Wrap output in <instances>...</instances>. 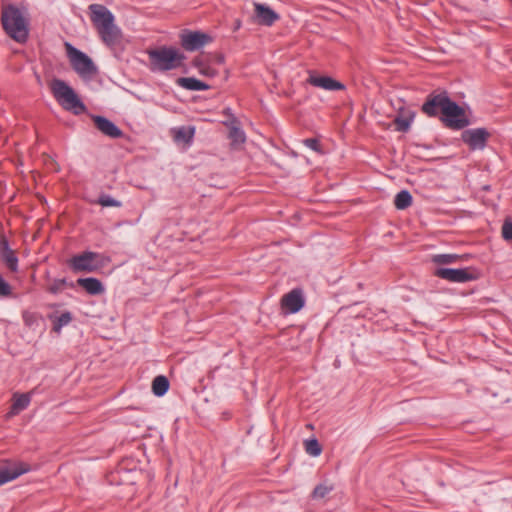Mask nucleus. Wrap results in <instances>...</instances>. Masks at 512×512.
Returning <instances> with one entry per match:
<instances>
[{
	"label": "nucleus",
	"mask_w": 512,
	"mask_h": 512,
	"mask_svg": "<svg viewBox=\"0 0 512 512\" xmlns=\"http://www.w3.org/2000/svg\"><path fill=\"white\" fill-rule=\"evenodd\" d=\"M422 110L429 116H435L438 111H441L442 119L449 127L460 129L467 125L463 109L451 101L445 93L431 95L424 103Z\"/></svg>",
	"instance_id": "obj_1"
},
{
	"label": "nucleus",
	"mask_w": 512,
	"mask_h": 512,
	"mask_svg": "<svg viewBox=\"0 0 512 512\" xmlns=\"http://www.w3.org/2000/svg\"><path fill=\"white\" fill-rule=\"evenodd\" d=\"M90 20L100 39L107 46H115L121 41L122 32L115 24L112 12L102 4H91L88 7Z\"/></svg>",
	"instance_id": "obj_2"
},
{
	"label": "nucleus",
	"mask_w": 512,
	"mask_h": 512,
	"mask_svg": "<svg viewBox=\"0 0 512 512\" xmlns=\"http://www.w3.org/2000/svg\"><path fill=\"white\" fill-rule=\"evenodd\" d=\"M1 22L4 31L18 43H24L29 34L28 19L24 13L14 5L2 8Z\"/></svg>",
	"instance_id": "obj_3"
},
{
	"label": "nucleus",
	"mask_w": 512,
	"mask_h": 512,
	"mask_svg": "<svg viewBox=\"0 0 512 512\" xmlns=\"http://www.w3.org/2000/svg\"><path fill=\"white\" fill-rule=\"evenodd\" d=\"M149 69L152 72H165L180 67L185 56L176 48L162 46L147 51Z\"/></svg>",
	"instance_id": "obj_4"
},
{
	"label": "nucleus",
	"mask_w": 512,
	"mask_h": 512,
	"mask_svg": "<svg viewBox=\"0 0 512 512\" xmlns=\"http://www.w3.org/2000/svg\"><path fill=\"white\" fill-rule=\"evenodd\" d=\"M49 87L54 98L63 109L70 111L75 115L82 114L86 111L84 103L73 88L65 81L61 79H53L50 82Z\"/></svg>",
	"instance_id": "obj_5"
},
{
	"label": "nucleus",
	"mask_w": 512,
	"mask_h": 512,
	"mask_svg": "<svg viewBox=\"0 0 512 512\" xmlns=\"http://www.w3.org/2000/svg\"><path fill=\"white\" fill-rule=\"evenodd\" d=\"M66 50L71 66L81 77H91L96 73L92 60L83 52L66 43Z\"/></svg>",
	"instance_id": "obj_6"
},
{
	"label": "nucleus",
	"mask_w": 512,
	"mask_h": 512,
	"mask_svg": "<svg viewBox=\"0 0 512 512\" xmlns=\"http://www.w3.org/2000/svg\"><path fill=\"white\" fill-rule=\"evenodd\" d=\"M99 257L100 255L95 252L86 251L72 257L69 263L75 272L91 273L100 268V264L98 262Z\"/></svg>",
	"instance_id": "obj_7"
},
{
	"label": "nucleus",
	"mask_w": 512,
	"mask_h": 512,
	"mask_svg": "<svg viewBox=\"0 0 512 512\" xmlns=\"http://www.w3.org/2000/svg\"><path fill=\"white\" fill-rule=\"evenodd\" d=\"M212 38L203 32L190 31L181 35V45L187 51H195L210 43Z\"/></svg>",
	"instance_id": "obj_8"
},
{
	"label": "nucleus",
	"mask_w": 512,
	"mask_h": 512,
	"mask_svg": "<svg viewBox=\"0 0 512 512\" xmlns=\"http://www.w3.org/2000/svg\"><path fill=\"white\" fill-rule=\"evenodd\" d=\"M435 275L450 282L464 283L473 279L468 269L439 268Z\"/></svg>",
	"instance_id": "obj_9"
},
{
	"label": "nucleus",
	"mask_w": 512,
	"mask_h": 512,
	"mask_svg": "<svg viewBox=\"0 0 512 512\" xmlns=\"http://www.w3.org/2000/svg\"><path fill=\"white\" fill-rule=\"evenodd\" d=\"M488 133L485 129H469L463 132L462 138L472 149H482L485 146Z\"/></svg>",
	"instance_id": "obj_10"
},
{
	"label": "nucleus",
	"mask_w": 512,
	"mask_h": 512,
	"mask_svg": "<svg viewBox=\"0 0 512 512\" xmlns=\"http://www.w3.org/2000/svg\"><path fill=\"white\" fill-rule=\"evenodd\" d=\"M254 8V19L258 24L271 26L279 18L277 13L265 4L254 3Z\"/></svg>",
	"instance_id": "obj_11"
},
{
	"label": "nucleus",
	"mask_w": 512,
	"mask_h": 512,
	"mask_svg": "<svg viewBox=\"0 0 512 512\" xmlns=\"http://www.w3.org/2000/svg\"><path fill=\"white\" fill-rule=\"evenodd\" d=\"M282 307L288 313L298 312L304 305V298L299 290H292L282 298Z\"/></svg>",
	"instance_id": "obj_12"
},
{
	"label": "nucleus",
	"mask_w": 512,
	"mask_h": 512,
	"mask_svg": "<svg viewBox=\"0 0 512 512\" xmlns=\"http://www.w3.org/2000/svg\"><path fill=\"white\" fill-rule=\"evenodd\" d=\"M29 471V466L17 463L0 469V486Z\"/></svg>",
	"instance_id": "obj_13"
},
{
	"label": "nucleus",
	"mask_w": 512,
	"mask_h": 512,
	"mask_svg": "<svg viewBox=\"0 0 512 512\" xmlns=\"http://www.w3.org/2000/svg\"><path fill=\"white\" fill-rule=\"evenodd\" d=\"M307 81L311 85L322 88L324 90L334 91L344 89V85L341 82L336 81L329 76L311 75Z\"/></svg>",
	"instance_id": "obj_14"
},
{
	"label": "nucleus",
	"mask_w": 512,
	"mask_h": 512,
	"mask_svg": "<svg viewBox=\"0 0 512 512\" xmlns=\"http://www.w3.org/2000/svg\"><path fill=\"white\" fill-rule=\"evenodd\" d=\"M93 121L99 131L111 138H119L122 135V131L105 117L94 116Z\"/></svg>",
	"instance_id": "obj_15"
},
{
	"label": "nucleus",
	"mask_w": 512,
	"mask_h": 512,
	"mask_svg": "<svg viewBox=\"0 0 512 512\" xmlns=\"http://www.w3.org/2000/svg\"><path fill=\"white\" fill-rule=\"evenodd\" d=\"M0 257L11 271H17L18 258L16 257L15 252L10 249L6 240L0 241Z\"/></svg>",
	"instance_id": "obj_16"
},
{
	"label": "nucleus",
	"mask_w": 512,
	"mask_h": 512,
	"mask_svg": "<svg viewBox=\"0 0 512 512\" xmlns=\"http://www.w3.org/2000/svg\"><path fill=\"white\" fill-rule=\"evenodd\" d=\"M77 284L90 295H100L105 291L103 284L97 278H79Z\"/></svg>",
	"instance_id": "obj_17"
},
{
	"label": "nucleus",
	"mask_w": 512,
	"mask_h": 512,
	"mask_svg": "<svg viewBox=\"0 0 512 512\" xmlns=\"http://www.w3.org/2000/svg\"><path fill=\"white\" fill-rule=\"evenodd\" d=\"M177 84L187 90L204 91L209 89V85L193 77H181L177 79Z\"/></svg>",
	"instance_id": "obj_18"
},
{
	"label": "nucleus",
	"mask_w": 512,
	"mask_h": 512,
	"mask_svg": "<svg viewBox=\"0 0 512 512\" xmlns=\"http://www.w3.org/2000/svg\"><path fill=\"white\" fill-rule=\"evenodd\" d=\"M414 113L408 110L400 109L398 116L395 118L394 123L396 130L400 132H406L409 130L410 125L413 121Z\"/></svg>",
	"instance_id": "obj_19"
},
{
	"label": "nucleus",
	"mask_w": 512,
	"mask_h": 512,
	"mask_svg": "<svg viewBox=\"0 0 512 512\" xmlns=\"http://www.w3.org/2000/svg\"><path fill=\"white\" fill-rule=\"evenodd\" d=\"M173 138L177 143L189 144L195 134V128L192 126H182L173 129Z\"/></svg>",
	"instance_id": "obj_20"
},
{
	"label": "nucleus",
	"mask_w": 512,
	"mask_h": 512,
	"mask_svg": "<svg viewBox=\"0 0 512 512\" xmlns=\"http://www.w3.org/2000/svg\"><path fill=\"white\" fill-rule=\"evenodd\" d=\"M169 389V381L165 376H157L152 382V391L156 396H163Z\"/></svg>",
	"instance_id": "obj_21"
},
{
	"label": "nucleus",
	"mask_w": 512,
	"mask_h": 512,
	"mask_svg": "<svg viewBox=\"0 0 512 512\" xmlns=\"http://www.w3.org/2000/svg\"><path fill=\"white\" fill-rule=\"evenodd\" d=\"M394 204L397 209L404 210L412 204V196L407 190H402L396 194Z\"/></svg>",
	"instance_id": "obj_22"
},
{
	"label": "nucleus",
	"mask_w": 512,
	"mask_h": 512,
	"mask_svg": "<svg viewBox=\"0 0 512 512\" xmlns=\"http://www.w3.org/2000/svg\"><path fill=\"white\" fill-rule=\"evenodd\" d=\"M29 403H30V396H29V394L16 395L14 397V402H13L10 414L14 415V414L19 413L20 411H22L25 408H27Z\"/></svg>",
	"instance_id": "obj_23"
},
{
	"label": "nucleus",
	"mask_w": 512,
	"mask_h": 512,
	"mask_svg": "<svg viewBox=\"0 0 512 512\" xmlns=\"http://www.w3.org/2000/svg\"><path fill=\"white\" fill-rule=\"evenodd\" d=\"M193 63L201 75L206 77H214L217 75V71L213 67L206 64L203 59L196 58Z\"/></svg>",
	"instance_id": "obj_24"
},
{
	"label": "nucleus",
	"mask_w": 512,
	"mask_h": 512,
	"mask_svg": "<svg viewBox=\"0 0 512 512\" xmlns=\"http://www.w3.org/2000/svg\"><path fill=\"white\" fill-rule=\"evenodd\" d=\"M72 321V314L68 311L63 312L60 316L56 317L53 322V330L60 333L64 326H67Z\"/></svg>",
	"instance_id": "obj_25"
},
{
	"label": "nucleus",
	"mask_w": 512,
	"mask_h": 512,
	"mask_svg": "<svg viewBox=\"0 0 512 512\" xmlns=\"http://www.w3.org/2000/svg\"><path fill=\"white\" fill-rule=\"evenodd\" d=\"M229 137L232 140V143L236 145L243 144L246 140L244 131L236 126L231 127Z\"/></svg>",
	"instance_id": "obj_26"
},
{
	"label": "nucleus",
	"mask_w": 512,
	"mask_h": 512,
	"mask_svg": "<svg viewBox=\"0 0 512 512\" xmlns=\"http://www.w3.org/2000/svg\"><path fill=\"white\" fill-rule=\"evenodd\" d=\"M459 259L457 254H438L433 256L432 261L436 264H452Z\"/></svg>",
	"instance_id": "obj_27"
},
{
	"label": "nucleus",
	"mask_w": 512,
	"mask_h": 512,
	"mask_svg": "<svg viewBox=\"0 0 512 512\" xmlns=\"http://www.w3.org/2000/svg\"><path fill=\"white\" fill-rule=\"evenodd\" d=\"M305 449L309 455L314 457L319 456L322 452L321 446L316 439L307 440L305 442Z\"/></svg>",
	"instance_id": "obj_28"
},
{
	"label": "nucleus",
	"mask_w": 512,
	"mask_h": 512,
	"mask_svg": "<svg viewBox=\"0 0 512 512\" xmlns=\"http://www.w3.org/2000/svg\"><path fill=\"white\" fill-rule=\"evenodd\" d=\"M97 203L103 207H120L122 205L120 201L107 194L100 195Z\"/></svg>",
	"instance_id": "obj_29"
},
{
	"label": "nucleus",
	"mask_w": 512,
	"mask_h": 512,
	"mask_svg": "<svg viewBox=\"0 0 512 512\" xmlns=\"http://www.w3.org/2000/svg\"><path fill=\"white\" fill-rule=\"evenodd\" d=\"M65 285H67V282L65 279H54L49 284L47 290L52 294H58L64 289Z\"/></svg>",
	"instance_id": "obj_30"
},
{
	"label": "nucleus",
	"mask_w": 512,
	"mask_h": 512,
	"mask_svg": "<svg viewBox=\"0 0 512 512\" xmlns=\"http://www.w3.org/2000/svg\"><path fill=\"white\" fill-rule=\"evenodd\" d=\"M332 490V487L331 486H327V485H324V484H320L318 486L315 487V489L313 490V493H312V496L313 498L315 499H322L324 498L328 493H330V491Z\"/></svg>",
	"instance_id": "obj_31"
},
{
	"label": "nucleus",
	"mask_w": 512,
	"mask_h": 512,
	"mask_svg": "<svg viewBox=\"0 0 512 512\" xmlns=\"http://www.w3.org/2000/svg\"><path fill=\"white\" fill-rule=\"evenodd\" d=\"M304 145L307 146L308 148H310L311 150L317 152V153H322V150H321V147H320V144H319V141L315 138H308V139H305L303 141Z\"/></svg>",
	"instance_id": "obj_32"
},
{
	"label": "nucleus",
	"mask_w": 512,
	"mask_h": 512,
	"mask_svg": "<svg viewBox=\"0 0 512 512\" xmlns=\"http://www.w3.org/2000/svg\"><path fill=\"white\" fill-rule=\"evenodd\" d=\"M502 235L505 240L512 241V222H504L502 226Z\"/></svg>",
	"instance_id": "obj_33"
},
{
	"label": "nucleus",
	"mask_w": 512,
	"mask_h": 512,
	"mask_svg": "<svg viewBox=\"0 0 512 512\" xmlns=\"http://www.w3.org/2000/svg\"><path fill=\"white\" fill-rule=\"evenodd\" d=\"M11 294V286L0 275V296H9Z\"/></svg>",
	"instance_id": "obj_34"
},
{
	"label": "nucleus",
	"mask_w": 512,
	"mask_h": 512,
	"mask_svg": "<svg viewBox=\"0 0 512 512\" xmlns=\"http://www.w3.org/2000/svg\"><path fill=\"white\" fill-rule=\"evenodd\" d=\"M36 320H37V318H36L35 314L30 313V312L23 313V321L27 326L32 327L34 325V323L36 322Z\"/></svg>",
	"instance_id": "obj_35"
},
{
	"label": "nucleus",
	"mask_w": 512,
	"mask_h": 512,
	"mask_svg": "<svg viewBox=\"0 0 512 512\" xmlns=\"http://www.w3.org/2000/svg\"><path fill=\"white\" fill-rule=\"evenodd\" d=\"M235 26H236V28H239V27H240V21H238L237 23H235Z\"/></svg>",
	"instance_id": "obj_36"
}]
</instances>
